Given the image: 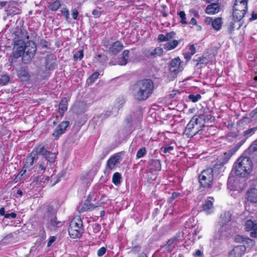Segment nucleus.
Returning <instances> with one entry per match:
<instances>
[{
  "mask_svg": "<svg viewBox=\"0 0 257 257\" xmlns=\"http://www.w3.org/2000/svg\"><path fill=\"white\" fill-rule=\"evenodd\" d=\"M154 88L153 82L149 79L138 81L134 85L132 93L134 98L139 101L148 99L152 93Z\"/></svg>",
  "mask_w": 257,
  "mask_h": 257,
  "instance_id": "f257e3e1",
  "label": "nucleus"
},
{
  "mask_svg": "<svg viewBox=\"0 0 257 257\" xmlns=\"http://www.w3.org/2000/svg\"><path fill=\"white\" fill-rule=\"evenodd\" d=\"M252 162L245 155L241 156L233 165V169L236 175L244 177L252 171Z\"/></svg>",
  "mask_w": 257,
  "mask_h": 257,
  "instance_id": "f03ea898",
  "label": "nucleus"
},
{
  "mask_svg": "<svg viewBox=\"0 0 257 257\" xmlns=\"http://www.w3.org/2000/svg\"><path fill=\"white\" fill-rule=\"evenodd\" d=\"M216 164L213 168H208L202 171L199 175V181L201 186L204 188L212 187L214 180V173H216Z\"/></svg>",
  "mask_w": 257,
  "mask_h": 257,
  "instance_id": "7ed1b4c3",
  "label": "nucleus"
},
{
  "mask_svg": "<svg viewBox=\"0 0 257 257\" xmlns=\"http://www.w3.org/2000/svg\"><path fill=\"white\" fill-rule=\"evenodd\" d=\"M83 223L79 217L74 218L70 223L68 232L72 238H79L83 233Z\"/></svg>",
  "mask_w": 257,
  "mask_h": 257,
  "instance_id": "20e7f679",
  "label": "nucleus"
},
{
  "mask_svg": "<svg viewBox=\"0 0 257 257\" xmlns=\"http://www.w3.org/2000/svg\"><path fill=\"white\" fill-rule=\"evenodd\" d=\"M202 117L203 116H201L200 119H199L197 115H194L191 118L185 129L186 134L188 137H192L196 135L202 130V127H200V121H199V120H201V119H203Z\"/></svg>",
  "mask_w": 257,
  "mask_h": 257,
  "instance_id": "39448f33",
  "label": "nucleus"
},
{
  "mask_svg": "<svg viewBox=\"0 0 257 257\" xmlns=\"http://www.w3.org/2000/svg\"><path fill=\"white\" fill-rule=\"evenodd\" d=\"M96 195L94 192L91 193L88 196L84 203L79 205L78 209L80 212L90 211L100 206L99 203L96 202Z\"/></svg>",
  "mask_w": 257,
  "mask_h": 257,
  "instance_id": "423d86ee",
  "label": "nucleus"
},
{
  "mask_svg": "<svg viewBox=\"0 0 257 257\" xmlns=\"http://www.w3.org/2000/svg\"><path fill=\"white\" fill-rule=\"evenodd\" d=\"M25 52L22 57V62L24 63H28L34 57L37 50L35 43L33 41H28L24 47Z\"/></svg>",
  "mask_w": 257,
  "mask_h": 257,
  "instance_id": "0eeeda50",
  "label": "nucleus"
},
{
  "mask_svg": "<svg viewBox=\"0 0 257 257\" xmlns=\"http://www.w3.org/2000/svg\"><path fill=\"white\" fill-rule=\"evenodd\" d=\"M35 150L39 156H42V159L47 162L48 164H51L55 162L57 156L56 153L46 150L45 147L42 145L35 147Z\"/></svg>",
  "mask_w": 257,
  "mask_h": 257,
  "instance_id": "6e6552de",
  "label": "nucleus"
},
{
  "mask_svg": "<svg viewBox=\"0 0 257 257\" xmlns=\"http://www.w3.org/2000/svg\"><path fill=\"white\" fill-rule=\"evenodd\" d=\"M13 42L15 45H24V40L29 39L27 30L18 28L15 31Z\"/></svg>",
  "mask_w": 257,
  "mask_h": 257,
  "instance_id": "1a4fd4ad",
  "label": "nucleus"
},
{
  "mask_svg": "<svg viewBox=\"0 0 257 257\" xmlns=\"http://www.w3.org/2000/svg\"><path fill=\"white\" fill-rule=\"evenodd\" d=\"M35 151V147L32 153L30 154V155L27 158L24 166V168L25 169L24 172H25L27 170H28L29 171H31L33 168V165L34 163L36 162L39 159V154H37Z\"/></svg>",
  "mask_w": 257,
  "mask_h": 257,
  "instance_id": "9d476101",
  "label": "nucleus"
},
{
  "mask_svg": "<svg viewBox=\"0 0 257 257\" xmlns=\"http://www.w3.org/2000/svg\"><path fill=\"white\" fill-rule=\"evenodd\" d=\"M6 11L8 16H13L16 15H19L22 13V10L19 8L18 4L16 2L13 1L8 2V4L6 7Z\"/></svg>",
  "mask_w": 257,
  "mask_h": 257,
  "instance_id": "9b49d317",
  "label": "nucleus"
},
{
  "mask_svg": "<svg viewBox=\"0 0 257 257\" xmlns=\"http://www.w3.org/2000/svg\"><path fill=\"white\" fill-rule=\"evenodd\" d=\"M244 143V141H241L235 146L233 147L228 150L227 152H225L222 157V162L220 163L219 165L223 166L224 164H225L228 161L231 157L236 152V151Z\"/></svg>",
  "mask_w": 257,
  "mask_h": 257,
  "instance_id": "f8f14e48",
  "label": "nucleus"
},
{
  "mask_svg": "<svg viewBox=\"0 0 257 257\" xmlns=\"http://www.w3.org/2000/svg\"><path fill=\"white\" fill-rule=\"evenodd\" d=\"M247 158H249L252 161L257 162V140L254 141L250 146L245 151L244 155Z\"/></svg>",
  "mask_w": 257,
  "mask_h": 257,
  "instance_id": "ddd939ff",
  "label": "nucleus"
},
{
  "mask_svg": "<svg viewBox=\"0 0 257 257\" xmlns=\"http://www.w3.org/2000/svg\"><path fill=\"white\" fill-rule=\"evenodd\" d=\"M69 125L70 122L68 121H63L61 122L55 130L52 136L55 139H58L60 136L65 132Z\"/></svg>",
  "mask_w": 257,
  "mask_h": 257,
  "instance_id": "4468645a",
  "label": "nucleus"
},
{
  "mask_svg": "<svg viewBox=\"0 0 257 257\" xmlns=\"http://www.w3.org/2000/svg\"><path fill=\"white\" fill-rule=\"evenodd\" d=\"M163 53V50L161 47H157L155 49H145L143 51L144 55L149 58H155L160 56Z\"/></svg>",
  "mask_w": 257,
  "mask_h": 257,
  "instance_id": "2eb2a0df",
  "label": "nucleus"
},
{
  "mask_svg": "<svg viewBox=\"0 0 257 257\" xmlns=\"http://www.w3.org/2000/svg\"><path fill=\"white\" fill-rule=\"evenodd\" d=\"M246 246L237 245L228 252V257H241L246 250Z\"/></svg>",
  "mask_w": 257,
  "mask_h": 257,
  "instance_id": "dca6fc26",
  "label": "nucleus"
},
{
  "mask_svg": "<svg viewBox=\"0 0 257 257\" xmlns=\"http://www.w3.org/2000/svg\"><path fill=\"white\" fill-rule=\"evenodd\" d=\"M245 229L250 231V235L252 237H257V224L251 220H247L245 222Z\"/></svg>",
  "mask_w": 257,
  "mask_h": 257,
  "instance_id": "f3484780",
  "label": "nucleus"
},
{
  "mask_svg": "<svg viewBox=\"0 0 257 257\" xmlns=\"http://www.w3.org/2000/svg\"><path fill=\"white\" fill-rule=\"evenodd\" d=\"M122 160L121 157L118 153L112 156L107 161L106 167L110 170L115 168L116 165L119 164Z\"/></svg>",
  "mask_w": 257,
  "mask_h": 257,
  "instance_id": "a211bd4d",
  "label": "nucleus"
},
{
  "mask_svg": "<svg viewBox=\"0 0 257 257\" xmlns=\"http://www.w3.org/2000/svg\"><path fill=\"white\" fill-rule=\"evenodd\" d=\"M180 64L181 61L179 58H176L172 60L169 64L170 71L176 75L180 71Z\"/></svg>",
  "mask_w": 257,
  "mask_h": 257,
  "instance_id": "6ab92c4d",
  "label": "nucleus"
},
{
  "mask_svg": "<svg viewBox=\"0 0 257 257\" xmlns=\"http://www.w3.org/2000/svg\"><path fill=\"white\" fill-rule=\"evenodd\" d=\"M123 48V44L119 41H116L111 44L109 48L108 52L111 55H116Z\"/></svg>",
  "mask_w": 257,
  "mask_h": 257,
  "instance_id": "aec40b11",
  "label": "nucleus"
},
{
  "mask_svg": "<svg viewBox=\"0 0 257 257\" xmlns=\"http://www.w3.org/2000/svg\"><path fill=\"white\" fill-rule=\"evenodd\" d=\"M25 50L24 45H15L13 48V52L12 57L15 59H17L24 55Z\"/></svg>",
  "mask_w": 257,
  "mask_h": 257,
  "instance_id": "412c9836",
  "label": "nucleus"
},
{
  "mask_svg": "<svg viewBox=\"0 0 257 257\" xmlns=\"http://www.w3.org/2000/svg\"><path fill=\"white\" fill-rule=\"evenodd\" d=\"M246 198L248 201L252 203H257V189L250 188L246 193Z\"/></svg>",
  "mask_w": 257,
  "mask_h": 257,
  "instance_id": "4be33fe9",
  "label": "nucleus"
},
{
  "mask_svg": "<svg viewBox=\"0 0 257 257\" xmlns=\"http://www.w3.org/2000/svg\"><path fill=\"white\" fill-rule=\"evenodd\" d=\"M220 11V6L218 3H213L207 6L205 12L208 14H215L218 13Z\"/></svg>",
  "mask_w": 257,
  "mask_h": 257,
  "instance_id": "5701e85b",
  "label": "nucleus"
},
{
  "mask_svg": "<svg viewBox=\"0 0 257 257\" xmlns=\"http://www.w3.org/2000/svg\"><path fill=\"white\" fill-rule=\"evenodd\" d=\"M176 35L175 32L172 31L166 34V35L164 34H160L158 36V40L159 42H165V41H170L171 39L175 38Z\"/></svg>",
  "mask_w": 257,
  "mask_h": 257,
  "instance_id": "b1692460",
  "label": "nucleus"
},
{
  "mask_svg": "<svg viewBox=\"0 0 257 257\" xmlns=\"http://www.w3.org/2000/svg\"><path fill=\"white\" fill-rule=\"evenodd\" d=\"M48 163L41 159L36 166L35 170L39 174L44 173L47 169Z\"/></svg>",
  "mask_w": 257,
  "mask_h": 257,
  "instance_id": "393cba45",
  "label": "nucleus"
},
{
  "mask_svg": "<svg viewBox=\"0 0 257 257\" xmlns=\"http://www.w3.org/2000/svg\"><path fill=\"white\" fill-rule=\"evenodd\" d=\"M231 216L232 214L229 211L224 212V213L220 216V220L218 224L227 225V223L231 220Z\"/></svg>",
  "mask_w": 257,
  "mask_h": 257,
  "instance_id": "a878e982",
  "label": "nucleus"
},
{
  "mask_svg": "<svg viewBox=\"0 0 257 257\" xmlns=\"http://www.w3.org/2000/svg\"><path fill=\"white\" fill-rule=\"evenodd\" d=\"M129 53L130 51L128 50H125L123 51L122 57L117 62L118 65H125L130 61Z\"/></svg>",
  "mask_w": 257,
  "mask_h": 257,
  "instance_id": "bb28decb",
  "label": "nucleus"
},
{
  "mask_svg": "<svg viewBox=\"0 0 257 257\" xmlns=\"http://www.w3.org/2000/svg\"><path fill=\"white\" fill-rule=\"evenodd\" d=\"M149 165L150 169L155 171H159L161 169V162L159 160H152L149 163Z\"/></svg>",
  "mask_w": 257,
  "mask_h": 257,
  "instance_id": "cd10ccee",
  "label": "nucleus"
},
{
  "mask_svg": "<svg viewBox=\"0 0 257 257\" xmlns=\"http://www.w3.org/2000/svg\"><path fill=\"white\" fill-rule=\"evenodd\" d=\"M68 100L67 98H62L59 104V113L61 115H63L65 111L67 109Z\"/></svg>",
  "mask_w": 257,
  "mask_h": 257,
  "instance_id": "c85d7f7f",
  "label": "nucleus"
},
{
  "mask_svg": "<svg viewBox=\"0 0 257 257\" xmlns=\"http://www.w3.org/2000/svg\"><path fill=\"white\" fill-rule=\"evenodd\" d=\"M246 12H242L237 9L233 10L232 17L235 21L238 22L240 21L245 16Z\"/></svg>",
  "mask_w": 257,
  "mask_h": 257,
  "instance_id": "c756f323",
  "label": "nucleus"
},
{
  "mask_svg": "<svg viewBox=\"0 0 257 257\" xmlns=\"http://www.w3.org/2000/svg\"><path fill=\"white\" fill-rule=\"evenodd\" d=\"M179 239L177 237H174L171 239L168 240L167 243V248L168 251H172L173 249L175 247V246L179 242Z\"/></svg>",
  "mask_w": 257,
  "mask_h": 257,
  "instance_id": "7c9ffc66",
  "label": "nucleus"
},
{
  "mask_svg": "<svg viewBox=\"0 0 257 257\" xmlns=\"http://www.w3.org/2000/svg\"><path fill=\"white\" fill-rule=\"evenodd\" d=\"M49 224L51 227L52 229H56L57 228H59L62 225V222L58 221L56 216H54L53 218L51 219Z\"/></svg>",
  "mask_w": 257,
  "mask_h": 257,
  "instance_id": "2f4dec72",
  "label": "nucleus"
},
{
  "mask_svg": "<svg viewBox=\"0 0 257 257\" xmlns=\"http://www.w3.org/2000/svg\"><path fill=\"white\" fill-rule=\"evenodd\" d=\"M180 41L173 40L172 41H169L166 43L164 47L167 50H171L176 48L179 45Z\"/></svg>",
  "mask_w": 257,
  "mask_h": 257,
  "instance_id": "473e14b6",
  "label": "nucleus"
},
{
  "mask_svg": "<svg viewBox=\"0 0 257 257\" xmlns=\"http://www.w3.org/2000/svg\"><path fill=\"white\" fill-rule=\"evenodd\" d=\"M18 75L23 81L28 80L30 77L29 74L27 70L23 68L19 70Z\"/></svg>",
  "mask_w": 257,
  "mask_h": 257,
  "instance_id": "72a5a7b5",
  "label": "nucleus"
},
{
  "mask_svg": "<svg viewBox=\"0 0 257 257\" xmlns=\"http://www.w3.org/2000/svg\"><path fill=\"white\" fill-rule=\"evenodd\" d=\"M237 9L242 12H246L247 11V4L235 2L233 7V10Z\"/></svg>",
  "mask_w": 257,
  "mask_h": 257,
  "instance_id": "f704fd0d",
  "label": "nucleus"
},
{
  "mask_svg": "<svg viewBox=\"0 0 257 257\" xmlns=\"http://www.w3.org/2000/svg\"><path fill=\"white\" fill-rule=\"evenodd\" d=\"M50 177L48 176H38L36 178L35 181L37 184H39L41 186H44L46 181H48Z\"/></svg>",
  "mask_w": 257,
  "mask_h": 257,
  "instance_id": "c9c22d12",
  "label": "nucleus"
},
{
  "mask_svg": "<svg viewBox=\"0 0 257 257\" xmlns=\"http://www.w3.org/2000/svg\"><path fill=\"white\" fill-rule=\"evenodd\" d=\"M257 130V127L250 128L247 129V130L245 131L243 133V136L245 137L244 140H242V141L245 140L249 137L251 136L253 134H254L255 131Z\"/></svg>",
  "mask_w": 257,
  "mask_h": 257,
  "instance_id": "e433bc0d",
  "label": "nucleus"
},
{
  "mask_svg": "<svg viewBox=\"0 0 257 257\" xmlns=\"http://www.w3.org/2000/svg\"><path fill=\"white\" fill-rule=\"evenodd\" d=\"M222 26V19L221 18H217L212 22V26L216 30H219Z\"/></svg>",
  "mask_w": 257,
  "mask_h": 257,
  "instance_id": "4c0bfd02",
  "label": "nucleus"
},
{
  "mask_svg": "<svg viewBox=\"0 0 257 257\" xmlns=\"http://www.w3.org/2000/svg\"><path fill=\"white\" fill-rule=\"evenodd\" d=\"M197 117L199 118V119H200V118L201 116H203V117H202L203 119H202L201 120H199V121H200V127H204V123L206 121H208L209 120H211V118H212V116L211 115H210V114H207V115L201 114V115H197Z\"/></svg>",
  "mask_w": 257,
  "mask_h": 257,
  "instance_id": "58836bf2",
  "label": "nucleus"
},
{
  "mask_svg": "<svg viewBox=\"0 0 257 257\" xmlns=\"http://www.w3.org/2000/svg\"><path fill=\"white\" fill-rule=\"evenodd\" d=\"M121 176L120 173L115 172L112 176V181L115 185H119L121 183Z\"/></svg>",
  "mask_w": 257,
  "mask_h": 257,
  "instance_id": "ea45409f",
  "label": "nucleus"
},
{
  "mask_svg": "<svg viewBox=\"0 0 257 257\" xmlns=\"http://www.w3.org/2000/svg\"><path fill=\"white\" fill-rule=\"evenodd\" d=\"M220 227L218 229V233H219V236L222 237L225 235L228 229V225L225 224H219Z\"/></svg>",
  "mask_w": 257,
  "mask_h": 257,
  "instance_id": "a19ab883",
  "label": "nucleus"
},
{
  "mask_svg": "<svg viewBox=\"0 0 257 257\" xmlns=\"http://www.w3.org/2000/svg\"><path fill=\"white\" fill-rule=\"evenodd\" d=\"M61 4L59 1L56 0L51 3L48 8L52 11H56L60 7Z\"/></svg>",
  "mask_w": 257,
  "mask_h": 257,
  "instance_id": "79ce46f5",
  "label": "nucleus"
},
{
  "mask_svg": "<svg viewBox=\"0 0 257 257\" xmlns=\"http://www.w3.org/2000/svg\"><path fill=\"white\" fill-rule=\"evenodd\" d=\"M213 202L211 200H208L202 204L203 209L209 212V210L212 207Z\"/></svg>",
  "mask_w": 257,
  "mask_h": 257,
  "instance_id": "37998d69",
  "label": "nucleus"
},
{
  "mask_svg": "<svg viewBox=\"0 0 257 257\" xmlns=\"http://www.w3.org/2000/svg\"><path fill=\"white\" fill-rule=\"evenodd\" d=\"M178 15L181 18L180 23L182 25H187L188 22L186 20V14L184 11H180L178 12Z\"/></svg>",
  "mask_w": 257,
  "mask_h": 257,
  "instance_id": "c03bdc74",
  "label": "nucleus"
},
{
  "mask_svg": "<svg viewBox=\"0 0 257 257\" xmlns=\"http://www.w3.org/2000/svg\"><path fill=\"white\" fill-rule=\"evenodd\" d=\"M10 81V77L8 75H2L0 77V85H6Z\"/></svg>",
  "mask_w": 257,
  "mask_h": 257,
  "instance_id": "a18cd8bd",
  "label": "nucleus"
},
{
  "mask_svg": "<svg viewBox=\"0 0 257 257\" xmlns=\"http://www.w3.org/2000/svg\"><path fill=\"white\" fill-rule=\"evenodd\" d=\"M147 151L145 147H142L137 152L136 157L138 159L141 158L146 155Z\"/></svg>",
  "mask_w": 257,
  "mask_h": 257,
  "instance_id": "49530a36",
  "label": "nucleus"
},
{
  "mask_svg": "<svg viewBox=\"0 0 257 257\" xmlns=\"http://www.w3.org/2000/svg\"><path fill=\"white\" fill-rule=\"evenodd\" d=\"M83 57V50L82 49L76 52L73 56V59L75 61L78 60H81Z\"/></svg>",
  "mask_w": 257,
  "mask_h": 257,
  "instance_id": "de8ad7c7",
  "label": "nucleus"
},
{
  "mask_svg": "<svg viewBox=\"0 0 257 257\" xmlns=\"http://www.w3.org/2000/svg\"><path fill=\"white\" fill-rule=\"evenodd\" d=\"M243 243L244 245L246 244L247 247H252L255 245V241L246 237Z\"/></svg>",
  "mask_w": 257,
  "mask_h": 257,
  "instance_id": "09e8293b",
  "label": "nucleus"
},
{
  "mask_svg": "<svg viewBox=\"0 0 257 257\" xmlns=\"http://www.w3.org/2000/svg\"><path fill=\"white\" fill-rule=\"evenodd\" d=\"M201 96L199 94L196 95L190 94L188 96V99L192 101L193 102H196L201 99Z\"/></svg>",
  "mask_w": 257,
  "mask_h": 257,
  "instance_id": "8fccbe9b",
  "label": "nucleus"
},
{
  "mask_svg": "<svg viewBox=\"0 0 257 257\" xmlns=\"http://www.w3.org/2000/svg\"><path fill=\"white\" fill-rule=\"evenodd\" d=\"M197 61H198V62L197 63V66L199 64L206 65L208 62V59L205 57H199L198 59L197 60Z\"/></svg>",
  "mask_w": 257,
  "mask_h": 257,
  "instance_id": "3c124183",
  "label": "nucleus"
},
{
  "mask_svg": "<svg viewBox=\"0 0 257 257\" xmlns=\"http://www.w3.org/2000/svg\"><path fill=\"white\" fill-rule=\"evenodd\" d=\"M61 12L65 17V20L68 22L69 19V13L68 9L66 8H64L61 10Z\"/></svg>",
  "mask_w": 257,
  "mask_h": 257,
  "instance_id": "603ef678",
  "label": "nucleus"
},
{
  "mask_svg": "<svg viewBox=\"0 0 257 257\" xmlns=\"http://www.w3.org/2000/svg\"><path fill=\"white\" fill-rule=\"evenodd\" d=\"M92 230L94 233H98L101 230V225L98 223H94L92 226Z\"/></svg>",
  "mask_w": 257,
  "mask_h": 257,
  "instance_id": "864d4df0",
  "label": "nucleus"
},
{
  "mask_svg": "<svg viewBox=\"0 0 257 257\" xmlns=\"http://www.w3.org/2000/svg\"><path fill=\"white\" fill-rule=\"evenodd\" d=\"M40 45L43 48H47L49 47L50 44L48 41L44 39H41L39 42Z\"/></svg>",
  "mask_w": 257,
  "mask_h": 257,
  "instance_id": "5fc2aeb1",
  "label": "nucleus"
},
{
  "mask_svg": "<svg viewBox=\"0 0 257 257\" xmlns=\"http://www.w3.org/2000/svg\"><path fill=\"white\" fill-rule=\"evenodd\" d=\"M180 194L178 192H174L172 194L171 197L168 199V202L171 203L174 200L176 199L180 196Z\"/></svg>",
  "mask_w": 257,
  "mask_h": 257,
  "instance_id": "6e6d98bb",
  "label": "nucleus"
},
{
  "mask_svg": "<svg viewBox=\"0 0 257 257\" xmlns=\"http://www.w3.org/2000/svg\"><path fill=\"white\" fill-rule=\"evenodd\" d=\"M47 212L52 216H55V211L52 206L49 205L47 207Z\"/></svg>",
  "mask_w": 257,
  "mask_h": 257,
  "instance_id": "4d7b16f0",
  "label": "nucleus"
},
{
  "mask_svg": "<svg viewBox=\"0 0 257 257\" xmlns=\"http://www.w3.org/2000/svg\"><path fill=\"white\" fill-rule=\"evenodd\" d=\"M99 75V73L98 72H95L93 73L89 77V79L90 81V82H94L98 77Z\"/></svg>",
  "mask_w": 257,
  "mask_h": 257,
  "instance_id": "13d9d810",
  "label": "nucleus"
},
{
  "mask_svg": "<svg viewBox=\"0 0 257 257\" xmlns=\"http://www.w3.org/2000/svg\"><path fill=\"white\" fill-rule=\"evenodd\" d=\"M141 246L140 245H136L131 248V250H130V252L136 253L138 252H139L141 250Z\"/></svg>",
  "mask_w": 257,
  "mask_h": 257,
  "instance_id": "bf43d9fd",
  "label": "nucleus"
},
{
  "mask_svg": "<svg viewBox=\"0 0 257 257\" xmlns=\"http://www.w3.org/2000/svg\"><path fill=\"white\" fill-rule=\"evenodd\" d=\"M246 237H244L239 235H236L235 238V241L237 242H242L244 243V241L245 240V238Z\"/></svg>",
  "mask_w": 257,
  "mask_h": 257,
  "instance_id": "052dcab7",
  "label": "nucleus"
},
{
  "mask_svg": "<svg viewBox=\"0 0 257 257\" xmlns=\"http://www.w3.org/2000/svg\"><path fill=\"white\" fill-rule=\"evenodd\" d=\"M173 149H174V147L173 146H166L162 148V150H163V152L164 153H167L168 152H170L171 151H172Z\"/></svg>",
  "mask_w": 257,
  "mask_h": 257,
  "instance_id": "680f3d73",
  "label": "nucleus"
},
{
  "mask_svg": "<svg viewBox=\"0 0 257 257\" xmlns=\"http://www.w3.org/2000/svg\"><path fill=\"white\" fill-rule=\"evenodd\" d=\"M106 249L105 247H102L98 249L97 251V255L98 256H101L106 252Z\"/></svg>",
  "mask_w": 257,
  "mask_h": 257,
  "instance_id": "e2e57ef3",
  "label": "nucleus"
},
{
  "mask_svg": "<svg viewBox=\"0 0 257 257\" xmlns=\"http://www.w3.org/2000/svg\"><path fill=\"white\" fill-rule=\"evenodd\" d=\"M72 17L74 20H76L78 16V12L76 9H72Z\"/></svg>",
  "mask_w": 257,
  "mask_h": 257,
  "instance_id": "0e129e2a",
  "label": "nucleus"
},
{
  "mask_svg": "<svg viewBox=\"0 0 257 257\" xmlns=\"http://www.w3.org/2000/svg\"><path fill=\"white\" fill-rule=\"evenodd\" d=\"M5 218H15L17 217V214L15 212H11L10 213H6V215H5Z\"/></svg>",
  "mask_w": 257,
  "mask_h": 257,
  "instance_id": "69168bd1",
  "label": "nucleus"
},
{
  "mask_svg": "<svg viewBox=\"0 0 257 257\" xmlns=\"http://www.w3.org/2000/svg\"><path fill=\"white\" fill-rule=\"evenodd\" d=\"M234 23L232 22H230L228 27V31L229 33H231L234 31Z\"/></svg>",
  "mask_w": 257,
  "mask_h": 257,
  "instance_id": "338daca9",
  "label": "nucleus"
},
{
  "mask_svg": "<svg viewBox=\"0 0 257 257\" xmlns=\"http://www.w3.org/2000/svg\"><path fill=\"white\" fill-rule=\"evenodd\" d=\"M56 240V237L54 236H50L47 242V246L49 247L51 245L52 243Z\"/></svg>",
  "mask_w": 257,
  "mask_h": 257,
  "instance_id": "774afa93",
  "label": "nucleus"
}]
</instances>
